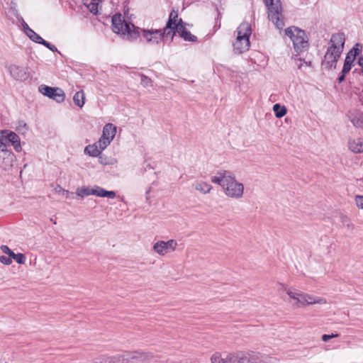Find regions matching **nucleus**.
<instances>
[{"instance_id": "1", "label": "nucleus", "mask_w": 363, "mask_h": 363, "mask_svg": "<svg viewBox=\"0 0 363 363\" xmlns=\"http://www.w3.org/2000/svg\"><path fill=\"white\" fill-rule=\"evenodd\" d=\"M112 27L114 33L121 35L123 38L133 40L137 39L140 33L149 44L157 45L165 37L170 36L164 29H141L124 19L121 14H115L112 17Z\"/></svg>"}, {"instance_id": "2", "label": "nucleus", "mask_w": 363, "mask_h": 363, "mask_svg": "<svg viewBox=\"0 0 363 363\" xmlns=\"http://www.w3.org/2000/svg\"><path fill=\"white\" fill-rule=\"evenodd\" d=\"M211 181L220 185L223 189L225 194L233 199H240L242 197L244 186L238 182L232 174L225 170L219 171L215 176L211 177Z\"/></svg>"}, {"instance_id": "3", "label": "nucleus", "mask_w": 363, "mask_h": 363, "mask_svg": "<svg viewBox=\"0 0 363 363\" xmlns=\"http://www.w3.org/2000/svg\"><path fill=\"white\" fill-rule=\"evenodd\" d=\"M345 38L342 33L333 34L328 50L325 54L322 65L328 69L335 68L337 62L344 50Z\"/></svg>"}, {"instance_id": "4", "label": "nucleus", "mask_w": 363, "mask_h": 363, "mask_svg": "<svg viewBox=\"0 0 363 363\" xmlns=\"http://www.w3.org/2000/svg\"><path fill=\"white\" fill-rule=\"evenodd\" d=\"M261 354L257 352H245L239 351L222 357L219 353L212 355V363H260Z\"/></svg>"}, {"instance_id": "5", "label": "nucleus", "mask_w": 363, "mask_h": 363, "mask_svg": "<svg viewBox=\"0 0 363 363\" xmlns=\"http://www.w3.org/2000/svg\"><path fill=\"white\" fill-rule=\"evenodd\" d=\"M251 33L250 23L244 22L238 26L237 38L233 43V50L235 53L240 54L249 50Z\"/></svg>"}, {"instance_id": "6", "label": "nucleus", "mask_w": 363, "mask_h": 363, "mask_svg": "<svg viewBox=\"0 0 363 363\" xmlns=\"http://www.w3.org/2000/svg\"><path fill=\"white\" fill-rule=\"evenodd\" d=\"M285 35L292 41L296 52L301 53L308 50L309 43L304 30L291 26L285 30Z\"/></svg>"}, {"instance_id": "7", "label": "nucleus", "mask_w": 363, "mask_h": 363, "mask_svg": "<svg viewBox=\"0 0 363 363\" xmlns=\"http://www.w3.org/2000/svg\"><path fill=\"white\" fill-rule=\"evenodd\" d=\"M265 6L268 9V18L278 29L284 26L282 8L280 0H264Z\"/></svg>"}, {"instance_id": "8", "label": "nucleus", "mask_w": 363, "mask_h": 363, "mask_svg": "<svg viewBox=\"0 0 363 363\" xmlns=\"http://www.w3.org/2000/svg\"><path fill=\"white\" fill-rule=\"evenodd\" d=\"M152 355L140 351L125 352L118 357L121 363H142L150 360Z\"/></svg>"}, {"instance_id": "9", "label": "nucleus", "mask_w": 363, "mask_h": 363, "mask_svg": "<svg viewBox=\"0 0 363 363\" xmlns=\"http://www.w3.org/2000/svg\"><path fill=\"white\" fill-rule=\"evenodd\" d=\"M177 246V242L175 240L171 239L165 242L159 240L156 242L152 247L154 252L160 256H164L169 252H174Z\"/></svg>"}, {"instance_id": "10", "label": "nucleus", "mask_w": 363, "mask_h": 363, "mask_svg": "<svg viewBox=\"0 0 363 363\" xmlns=\"http://www.w3.org/2000/svg\"><path fill=\"white\" fill-rule=\"evenodd\" d=\"M39 91L58 103L62 102L65 98V92L60 88H53L43 84L39 86Z\"/></svg>"}, {"instance_id": "11", "label": "nucleus", "mask_w": 363, "mask_h": 363, "mask_svg": "<svg viewBox=\"0 0 363 363\" xmlns=\"http://www.w3.org/2000/svg\"><path fill=\"white\" fill-rule=\"evenodd\" d=\"M182 25H184V23L182 18L178 19L177 11L172 10L164 29L167 31V33H169L170 37L172 39L173 36L176 34V30L179 29V26Z\"/></svg>"}, {"instance_id": "12", "label": "nucleus", "mask_w": 363, "mask_h": 363, "mask_svg": "<svg viewBox=\"0 0 363 363\" xmlns=\"http://www.w3.org/2000/svg\"><path fill=\"white\" fill-rule=\"evenodd\" d=\"M14 155L8 150V145L5 142L0 145V163L6 167L12 166L14 160Z\"/></svg>"}, {"instance_id": "13", "label": "nucleus", "mask_w": 363, "mask_h": 363, "mask_svg": "<svg viewBox=\"0 0 363 363\" xmlns=\"http://www.w3.org/2000/svg\"><path fill=\"white\" fill-rule=\"evenodd\" d=\"M11 75L17 80L26 81L29 77L27 69L15 65H11L9 68Z\"/></svg>"}, {"instance_id": "14", "label": "nucleus", "mask_w": 363, "mask_h": 363, "mask_svg": "<svg viewBox=\"0 0 363 363\" xmlns=\"http://www.w3.org/2000/svg\"><path fill=\"white\" fill-rule=\"evenodd\" d=\"M285 291L289 296L295 301V306L296 307H301L306 305V294L291 289H285Z\"/></svg>"}, {"instance_id": "15", "label": "nucleus", "mask_w": 363, "mask_h": 363, "mask_svg": "<svg viewBox=\"0 0 363 363\" xmlns=\"http://www.w3.org/2000/svg\"><path fill=\"white\" fill-rule=\"evenodd\" d=\"M348 117L352 124L363 129V113L357 110H352L348 113Z\"/></svg>"}, {"instance_id": "16", "label": "nucleus", "mask_w": 363, "mask_h": 363, "mask_svg": "<svg viewBox=\"0 0 363 363\" xmlns=\"http://www.w3.org/2000/svg\"><path fill=\"white\" fill-rule=\"evenodd\" d=\"M1 139H3V141L6 143V142L10 143L13 146L16 152H20L21 150L20 138L16 133L10 132L4 138H2Z\"/></svg>"}, {"instance_id": "17", "label": "nucleus", "mask_w": 363, "mask_h": 363, "mask_svg": "<svg viewBox=\"0 0 363 363\" xmlns=\"http://www.w3.org/2000/svg\"><path fill=\"white\" fill-rule=\"evenodd\" d=\"M116 134V126L112 123H107L103 128L101 137L109 140L110 143L113 140Z\"/></svg>"}, {"instance_id": "18", "label": "nucleus", "mask_w": 363, "mask_h": 363, "mask_svg": "<svg viewBox=\"0 0 363 363\" xmlns=\"http://www.w3.org/2000/svg\"><path fill=\"white\" fill-rule=\"evenodd\" d=\"M349 149L354 153L359 154L363 152V139L359 138L356 139H349Z\"/></svg>"}, {"instance_id": "19", "label": "nucleus", "mask_w": 363, "mask_h": 363, "mask_svg": "<svg viewBox=\"0 0 363 363\" xmlns=\"http://www.w3.org/2000/svg\"><path fill=\"white\" fill-rule=\"evenodd\" d=\"M93 195L99 197H107L109 199H114L116 196V192L113 191H107L100 186H94L93 188Z\"/></svg>"}, {"instance_id": "20", "label": "nucleus", "mask_w": 363, "mask_h": 363, "mask_svg": "<svg viewBox=\"0 0 363 363\" xmlns=\"http://www.w3.org/2000/svg\"><path fill=\"white\" fill-rule=\"evenodd\" d=\"M176 33H178L179 36L186 41L195 42L197 39L195 35L186 30L184 25L179 26V29L176 30Z\"/></svg>"}, {"instance_id": "21", "label": "nucleus", "mask_w": 363, "mask_h": 363, "mask_svg": "<svg viewBox=\"0 0 363 363\" xmlns=\"http://www.w3.org/2000/svg\"><path fill=\"white\" fill-rule=\"evenodd\" d=\"M101 2V0H84V6L94 15L98 13L99 5Z\"/></svg>"}, {"instance_id": "22", "label": "nucleus", "mask_w": 363, "mask_h": 363, "mask_svg": "<svg viewBox=\"0 0 363 363\" xmlns=\"http://www.w3.org/2000/svg\"><path fill=\"white\" fill-rule=\"evenodd\" d=\"M194 188L202 194H208L212 189V186L204 182H196L193 184Z\"/></svg>"}, {"instance_id": "23", "label": "nucleus", "mask_w": 363, "mask_h": 363, "mask_svg": "<svg viewBox=\"0 0 363 363\" xmlns=\"http://www.w3.org/2000/svg\"><path fill=\"white\" fill-rule=\"evenodd\" d=\"M84 154L91 157H99L101 155V152L99 150L98 146L94 143L92 145H89L84 148Z\"/></svg>"}, {"instance_id": "24", "label": "nucleus", "mask_w": 363, "mask_h": 363, "mask_svg": "<svg viewBox=\"0 0 363 363\" xmlns=\"http://www.w3.org/2000/svg\"><path fill=\"white\" fill-rule=\"evenodd\" d=\"M73 101L77 106L80 108L83 107L85 102V94L83 90H80L75 93L73 96Z\"/></svg>"}, {"instance_id": "25", "label": "nucleus", "mask_w": 363, "mask_h": 363, "mask_svg": "<svg viewBox=\"0 0 363 363\" xmlns=\"http://www.w3.org/2000/svg\"><path fill=\"white\" fill-rule=\"evenodd\" d=\"M315 303L324 304L326 303V301L323 298L315 297L306 294V305H311Z\"/></svg>"}, {"instance_id": "26", "label": "nucleus", "mask_w": 363, "mask_h": 363, "mask_svg": "<svg viewBox=\"0 0 363 363\" xmlns=\"http://www.w3.org/2000/svg\"><path fill=\"white\" fill-rule=\"evenodd\" d=\"M273 111L277 118H281L286 115L287 110L284 106H281L279 104H275L273 106Z\"/></svg>"}, {"instance_id": "27", "label": "nucleus", "mask_w": 363, "mask_h": 363, "mask_svg": "<svg viewBox=\"0 0 363 363\" xmlns=\"http://www.w3.org/2000/svg\"><path fill=\"white\" fill-rule=\"evenodd\" d=\"M26 35L31 40L39 44H42L45 40L32 29H29Z\"/></svg>"}, {"instance_id": "28", "label": "nucleus", "mask_w": 363, "mask_h": 363, "mask_svg": "<svg viewBox=\"0 0 363 363\" xmlns=\"http://www.w3.org/2000/svg\"><path fill=\"white\" fill-rule=\"evenodd\" d=\"M93 189H90L89 187L86 186L77 188L76 191L77 195L82 198L89 195H93Z\"/></svg>"}, {"instance_id": "29", "label": "nucleus", "mask_w": 363, "mask_h": 363, "mask_svg": "<svg viewBox=\"0 0 363 363\" xmlns=\"http://www.w3.org/2000/svg\"><path fill=\"white\" fill-rule=\"evenodd\" d=\"M354 61V57H352L351 56L347 54V56L345 60V63L342 67L344 73H348L350 71Z\"/></svg>"}, {"instance_id": "30", "label": "nucleus", "mask_w": 363, "mask_h": 363, "mask_svg": "<svg viewBox=\"0 0 363 363\" xmlns=\"http://www.w3.org/2000/svg\"><path fill=\"white\" fill-rule=\"evenodd\" d=\"M362 51V45L360 43H357L349 51L347 55L353 57L355 60L356 57L359 55Z\"/></svg>"}, {"instance_id": "31", "label": "nucleus", "mask_w": 363, "mask_h": 363, "mask_svg": "<svg viewBox=\"0 0 363 363\" xmlns=\"http://www.w3.org/2000/svg\"><path fill=\"white\" fill-rule=\"evenodd\" d=\"M95 143L98 146L99 150L101 152H102L110 145L111 143L109 142V140H108L101 136V138L99 139V140L96 141Z\"/></svg>"}, {"instance_id": "32", "label": "nucleus", "mask_w": 363, "mask_h": 363, "mask_svg": "<svg viewBox=\"0 0 363 363\" xmlns=\"http://www.w3.org/2000/svg\"><path fill=\"white\" fill-rule=\"evenodd\" d=\"M54 191H55V193L62 195V196H65L67 198H68L69 195L70 194V192L69 191L62 189L60 185H57L54 188Z\"/></svg>"}, {"instance_id": "33", "label": "nucleus", "mask_w": 363, "mask_h": 363, "mask_svg": "<svg viewBox=\"0 0 363 363\" xmlns=\"http://www.w3.org/2000/svg\"><path fill=\"white\" fill-rule=\"evenodd\" d=\"M294 60H295V63L298 69H302L304 65L306 67L311 66V62L310 60L309 61L303 60V62H302L301 58H298V59L295 58Z\"/></svg>"}, {"instance_id": "34", "label": "nucleus", "mask_w": 363, "mask_h": 363, "mask_svg": "<svg viewBox=\"0 0 363 363\" xmlns=\"http://www.w3.org/2000/svg\"><path fill=\"white\" fill-rule=\"evenodd\" d=\"M260 363H279V361L274 357L261 355Z\"/></svg>"}, {"instance_id": "35", "label": "nucleus", "mask_w": 363, "mask_h": 363, "mask_svg": "<svg viewBox=\"0 0 363 363\" xmlns=\"http://www.w3.org/2000/svg\"><path fill=\"white\" fill-rule=\"evenodd\" d=\"M140 83L143 87H147V86H152L151 79L144 74L141 75V82Z\"/></svg>"}, {"instance_id": "36", "label": "nucleus", "mask_w": 363, "mask_h": 363, "mask_svg": "<svg viewBox=\"0 0 363 363\" xmlns=\"http://www.w3.org/2000/svg\"><path fill=\"white\" fill-rule=\"evenodd\" d=\"M11 257L15 259V261L18 264H23L26 260L25 256L21 253H18V254L14 253V255H13Z\"/></svg>"}, {"instance_id": "37", "label": "nucleus", "mask_w": 363, "mask_h": 363, "mask_svg": "<svg viewBox=\"0 0 363 363\" xmlns=\"http://www.w3.org/2000/svg\"><path fill=\"white\" fill-rule=\"evenodd\" d=\"M354 203L359 208L363 209V196H361V195L355 196Z\"/></svg>"}, {"instance_id": "38", "label": "nucleus", "mask_w": 363, "mask_h": 363, "mask_svg": "<svg viewBox=\"0 0 363 363\" xmlns=\"http://www.w3.org/2000/svg\"><path fill=\"white\" fill-rule=\"evenodd\" d=\"M1 250L4 253L9 255L10 257L14 255V252L12 250H11L6 245H2L1 247Z\"/></svg>"}, {"instance_id": "39", "label": "nucleus", "mask_w": 363, "mask_h": 363, "mask_svg": "<svg viewBox=\"0 0 363 363\" xmlns=\"http://www.w3.org/2000/svg\"><path fill=\"white\" fill-rule=\"evenodd\" d=\"M41 45H43L52 52H58L57 48L54 45L50 44L46 40H44Z\"/></svg>"}, {"instance_id": "40", "label": "nucleus", "mask_w": 363, "mask_h": 363, "mask_svg": "<svg viewBox=\"0 0 363 363\" xmlns=\"http://www.w3.org/2000/svg\"><path fill=\"white\" fill-rule=\"evenodd\" d=\"M338 334H332V335H323L322 336V340L323 342H328L329 340H330L333 337H337Z\"/></svg>"}, {"instance_id": "41", "label": "nucleus", "mask_w": 363, "mask_h": 363, "mask_svg": "<svg viewBox=\"0 0 363 363\" xmlns=\"http://www.w3.org/2000/svg\"><path fill=\"white\" fill-rule=\"evenodd\" d=\"M0 261L1 262L5 264H10L11 263V259L10 257H6L5 256H1L0 257Z\"/></svg>"}, {"instance_id": "42", "label": "nucleus", "mask_w": 363, "mask_h": 363, "mask_svg": "<svg viewBox=\"0 0 363 363\" xmlns=\"http://www.w3.org/2000/svg\"><path fill=\"white\" fill-rule=\"evenodd\" d=\"M347 73L343 72V69L342 70L341 75L337 78V81L339 83L342 82L345 80V74Z\"/></svg>"}, {"instance_id": "43", "label": "nucleus", "mask_w": 363, "mask_h": 363, "mask_svg": "<svg viewBox=\"0 0 363 363\" xmlns=\"http://www.w3.org/2000/svg\"><path fill=\"white\" fill-rule=\"evenodd\" d=\"M23 30H24V32L26 34L27 33V31H28V30L30 29L29 28L28 25L23 21Z\"/></svg>"}, {"instance_id": "44", "label": "nucleus", "mask_w": 363, "mask_h": 363, "mask_svg": "<svg viewBox=\"0 0 363 363\" xmlns=\"http://www.w3.org/2000/svg\"><path fill=\"white\" fill-rule=\"evenodd\" d=\"M99 157L100 163L103 164H108V163L107 162H105V160H103V157L101 156Z\"/></svg>"}, {"instance_id": "45", "label": "nucleus", "mask_w": 363, "mask_h": 363, "mask_svg": "<svg viewBox=\"0 0 363 363\" xmlns=\"http://www.w3.org/2000/svg\"><path fill=\"white\" fill-rule=\"evenodd\" d=\"M94 363H111V362L110 361L108 362L107 360H106V361H96Z\"/></svg>"}, {"instance_id": "46", "label": "nucleus", "mask_w": 363, "mask_h": 363, "mask_svg": "<svg viewBox=\"0 0 363 363\" xmlns=\"http://www.w3.org/2000/svg\"><path fill=\"white\" fill-rule=\"evenodd\" d=\"M359 101L362 102V104H363V91L359 95Z\"/></svg>"}, {"instance_id": "47", "label": "nucleus", "mask_w": 363, "mask_h": 363, "mask_svg": "<svg viewBox=\"0 0 363 363\" xmlns=\"http://www.w3.org/2000/svg\"><path fill=\"white\" fill-rule=\"evenodd\" d=\"M3 142H4V141H3V139H1V138H0V145H1Z\"/></svg>"}]
</instances>
